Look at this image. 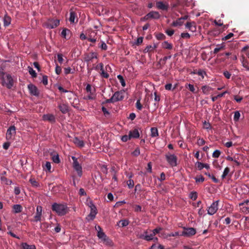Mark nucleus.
<instances>
[{
  "label": "nucleus",
  "mask_w": 249,
  "mask_h": 249,
  "mask_svg": "<svg viewBox=\"0 0 249 249\" xmlns=\"http://www.w3.org/2000/svg\"><path fill=\"white\" fill-rule=\"evenodd\" d=\"M0 79L3 86H5L9 89L12 88L13 86V80L10 74H5L3 69L0 70Z\"/></svg>",
  "instance_id": "1"
},
{
  "label": "nucleus",
  "mask_w": 249,
  "mask_h": 249,
  "mask_svg": "<svg viewBox=\"0 0 249 249\" xmlns=\"http://www.w3.org/2000/svg\"><path fill=\"white\" fill-rule=\"evenodd\" d=\"M52 210L60 216L66 214L69 212V208L63 203H53Z\"/></svg>",
  "instance_id": "2"
},
{
  "label": "nucleus",
  "mask_w": 249,
  "mask_h": 249,
  "mask_svg": "<svg viewBox=\"0 0 249 249\" xmlns=\"http://www.w3.org/2000/svg\"><path fill=\"white\" fill-rule=\"evenodd\" d=\"M95 228L97 230V237L99 239H101L106 245L112 246L113 245L112 241L107 236L104 232H103L102 228L100 226H98L97 229L96 226H95Z\"/></svg>",
  "instance_id": "3"
},
{
  "label": "nucleus",
  "mask_w": 249,
  "mask_h": 249,
  "mask_svg": "<svg viewBox=\"0 0 249 249\" xmlns=\"http://www.w3.org/2000/svg\"><path fill=\"white\" fill-rule=\"evenodd\" d=\"M88 205L90 208V213L86 217V219L88 221H92L97 213V209L93 203H88Z\"/></svg>",
  "instance_id": "4"
},
{
  "label": "nucleus",
  "mask_w": 249,
  "mask_h": 249,
  "mask_svg": "<svg viewBox=\"0 0 249 249\" xmlns=\"http://www.w3.org/2000/svg\"><path fill=\"white\" fill-rule=\"evenodd\" d=\"M165 159L171 167L177 166L178 158L175 154L168 153L165 155Z\"/></svg>",
  "instance_id": "5"
},
{
  "label": "nucleus",
  "mask_w": 249,
  "mask_h": 249,
  "mask_svg": "<svg viewBox=\"0 0 249 249\" xmlns=\"http://www.w3.org/2000/svg\"><path fill=\"white\" fill-rule=\"evenodd\" d=\"M183 231L180 234V236L185 237H190L194 235L196 233V230L194 228H186L183 227Z\"/></svg>",
  "instance_id": "6"
},
{
  "label": "nucleus",
  "mask_w": 249,
  "mask_h": 249,
  "mask_svg": "<svg viewBox=\"0 0 249 249\" xmlns=\"http://www.w3.org/2000/svg\"><path fill=\"white\" fill-rule=\"evenodd\" d=\"M16 133V128L14 125L11 126L7 129L6 134V139L7 140H13L14 137Z\"/></svg>",
  "instance_id": "7"
},
{
  "label": "nucleus",
  "mask_w": 249,
  "mask_h": 249,
  "mask_svg": "<svg viewBox=\"0 0 249 249\" xmlns=\"http://www.w3.org/2000/svg\"><path fill=\"white\" fill-rule=\"evenodd\" d=\"M59 20L58 19H49L45 23V26L47 28L53 29L57 27L59 25Z\"/></svg>",
  "instance_id": "8"
},
{
  "label": "nucleus",
  "mask_w": 249,
  "mask_h": 249,
  "mask_svg": "<svg viewBox=\"0 0 249 249\" xmlns=\"http://www.w3.org/2000/svg\"><path fill=\"white\" fill-rule=\"evenodd\" d=\"M124 90H120L115 92L112 95L114 102L123 100L124 97Z\"/></svg>",
  "instance_id": "9"
},
{
  "label": "nucleus",
  "mask_w": 249,
  "mask_h": 249,
  "mask_svg": "<svg viewBox=\"0 0 249 249\" xmlns=\"http://www.w3.org/2000/svg\"><path fill=\"white\" fill-rule=\"evenodd\" d=\"M218 203H211V205L208 207V214L209 215L214 214L218 210Z\"/></svg>",
  "instance_id": "10"
},
{
  "label": "nucleus",
  "mask_w": 249,
  "mask_h": 249,
  "mask_svg": "<svg viewBox=\"0 0 249 249\" xmlns=\"http://www.w3.org/2000/svg\"><path fill=\"white\" fill-rule=\"evenodd\" d=\"M58 108L63 114H66L69 111V107L68 104L60 103L58 104Z\"/></svg>",
  "instance_id": "11"
},
{
  "label": "nucleus",
  "mask_w": 249,
  "mask_h": 249,
  "mask_svg": "<svg viewBox=\"0 0 249 249\" xmlns=\"http://www.w3.org/2000/svg\"><path fill=\"white\" fill-rule=\"evenodd\" d=\"M28 88L31 94L37 96L39 95V91L36 86L30 84L28 85Z\"/></svg>",
  "instance_id": "12"
},
{
  "label": "nucleus",
  "mask_w": 249,
  "mask_h": 249,
  "mask_svg": "<svg viewBox=\"0 0 249 249\" xmlns=\"http://www.w3.org/2000/svg\"><path fill=\"white\" fill-rule=\"evenodd\" d=\"M42 207L40 206H37L36 207V213L34 216V221L38 222L41 220L42 215Z\"/></svg>",
  "instance_id": "13"
},
{
  "label": "nucleus",
  "mask_w": 249,
  "mask_h": 249,
  "mask_svg": "<svg viewBox=\"0 0 249 249\" xmlns=\"http://www.w3.org/2000/svg\"><path fill=\"white\" fill-rule=\"evenodd\" d=\"M78 194L80 196L81 201H84L85 200L87 202H88L89 199V198L87 196V194L83 188L80 189Z\"/></svg>",
  "instance_id": "14"
},
{
  "label": "nucleus",
  "mask_w": 249,
  "mask_h": 249,
  "mask_svg": "<svg viewBox=\"0 0 249 249\" xmlns=\"http://www.w3.org/2000/svg\"><path fill=\"white\" fill-rule=\"evenodd\" d=\"M188 18V15H185L176 20L173 21L172 25L174 26H181L184 23V21Z\"/></svg>",
  "instance_id": "15"
},
{
  "label": "nucleus",
  "mask_w": 249,
  "mask_h": 249,
  "mask_svg": "<svg viewBox=\"0 0 249 249\" xmlns=\"http://www.w3.org/2000/svg\"><path fill=\"white\" fill-rule=\"evenodd\" d=\"M42 118L44 121H48L51 123H54L56 121L55 116L52 114H44Z\"/></svg>",
  "instance_id": "16"
},
{
  "label": "nucleus",
  "mask_w": 249,
  "mask_h": 249,
  "mask_svg": "<svg viewBox=\"0 0 249 249\" xmlns=\"http://www.w3.org/2000/svg\"><path fill=\"white\" fill-rule=\"evenodd\" d=\"M240 209L241 212L247 214L249 213V203H239Z\"/></svg>",
  "instance_id": "17"
},
{
  "label": "nucleus",
  "mask_w": 249,
  "mask_h": 249,
  "mask_svg": "<svg viewBox=\"0 0 249 249\" xmlns=\"http://www.w3.org/2000/svg\"><path fill=\"white\" fill-rule=\"evenodd\" d=\"M149 19H158L160 18V14L157 11H152L148 13Z\"/></svg>",
  "instance_id": "18"
},
{
  "label": "nucleus",
  "mask_w": 249,
  "mask_h": 249,
  "mask_svg": "<svg viewBox=\"0 0 249 249\" xmlns=\"http://www.w3.org/2000/svg\"><path fill=\"white\" fill-rule=\"evenodd\" d=\"M156 4L157 8L159 9L166 11L168 9V5L164 4L162 1H157Z\"/></svg>",
  "instance_id": "19"
},
{
  "label": "nucleus",
  "mask_w": 249,
  "mask_h": 249,
  "mask_svg": "<svg viewBox=\"0 0 249 249\" xmlns=\"http://www.w3.org/2000/svg\"><path fill=\"white\" fill-rule=\"evenodd\" d=\"M186 28L188 29L191 32H195L196 31V26L195 22H187L186 24Z\"/></svg>",
  "instance_id": "20"
},
{
  "label": "nucleus",
  "mask_w": 249,
  "mask_h": 249,
  "mask_svg": "<svg viewBox=\"0 0 249 249\" xmlns=\"http://www.w3.org/2000/svg\"><path fill=\"white\" fill-rule=\"evenodd\" d=\"M129 136L132 138H138L140 137V134L137 129H134L129 132Z\"/></svg>",
  "instance_id": "21"
},
{
  "label": "nucleus",
  "mask_w": 249,
  "mask_h": 249,
  "mask_svg": "<svg viewBox=\"0 0 249 249\" xmlns=\"http://www.w3.org/2000/svg\"><path fill=\"white\" fill-rule=\"evenodd\" d=\"M69 21L71 23L77 22L78 18H77L76 13L73 11L70 12V16Z\"/></svg>",
  "instance_id": "22"
},
{
  "label": "nucleus",
  "mask_w": 249,
  "mask_h": 249,
  "mask_svg": "<svg viewBox=\"0 0 249 249\" xmlns=\"http://www.w3.org/2000/svg\"><path fill=\"white\" fill-rule=\"evenodd\" d=\"M20 246L22 249H36L35 245H29L26 242L22 243Z\"/></svg>",
  "instance_id": "23"
},
{
  "label": "nucleus",
  "mask_w": 249,
  "mask_h": 249,
  "mask_svg": "<svg viewBox=\"0 0 249 249\" xmlns=\"http://www.w3.org/2000/svg\"><path fill=\"white\" fill-rule=\"evenodd\" d=\"M71 34V32L70 30L64 28L63 29L61 32V36L62 37H64L66 39L70 38V36H69V34Z\"/></svg>",
  "instance_id": "24"
},
{
  "label": "nucleus",
  "mask_w": 249,
  "mask_h": 249,
  "mask_svg": "<svg viewBox=\"0 0 249 249\" xmlns=\"http://www.w3.org/2000/svg\"><path fill=\"white\" fill-rule=\"evenodd\" d=\"M97 56L95 53L92 52L90 54L87 55L85 57V61L89 62L92 61L93 58H97Z\"/></svg>",
  "instance_id": "25"
},
{
  "label": "nucleus",
  "mask_w": 249,
  "mask_h": 249,
  "mask_svg": "<svg viewBox=\"0 0 249 249\" xmlns=\"http://www.w3.org/2000/svg\"><path fill=\"white\" fill-rule=\"evenodd\" d=\"M161 47L163 49L167 50H172L173 48V45L167 41H164L161 43Z\"/></svg>",
  "instance_id": "26"
},
{
  "label": "nucleus",
  "mask_w": 249,
  "mask_h": 249,
  "mask_svg": "<svg viewBox=\"0 0 249 249\" xmlns=\"http://www.w3.org/2000/svg\"><path fill=\"white\" fill-rule=\"evenodd\" d=\"M144 233L145 234V235L143 237V238L144 240H145L146 241H151L153 239H154V236H155L154 233H151L149 235H147V231H145L144 232Z\"/></svg>",
  "instance_id": "27"
},
{
  "label": "nucleus",
  "mask_w": 249,
  "mask_h": 249,
  "mask_svg": "<svg viewBox=\"0 0 249 249\" xmlns=\"http://www.w3.org/2000/svg\"><path fill=\"white\" fill-rule=\"evenodd\" d=\"M154 101L155 103H154V105L155 108L156 109L158 108L159 106L158 103L160 101V96L158 95L156 92L154 93Z\"/></svg>",
  "instance_id": "28"
},
{
  "label": "nucleus",
  "mask_w": 249,
  "mask_h": 249,
  "mask_svg": "<svg viewBox=\"0 0 249 249\" xmlns=\"http://www.w3.org/2000/svg\"><path fill=\"white\" fill-rule=\"evenodd\" d=\"M11 18L10 17L5 15L3 19V24L5 27L8 26L11 23Z\"/></svg>",
  "instance_id": "29"
},
{
  "label": "nucleus",
  "mask_w": 249,
  "mask_h": 249,
  "mask_svg": "<svg viewBox=\"0 0 249 249\" xmlns=\"http://www.w3.org/2000/svg\"><path fill=\"white\" fill-rule=\"evenodd\" d=\"M73 169L77 172V175L79 177L82 176V168L81 165H78L73 167Z\"/></svg>",
  "instance_id": "30"
},
{
  "label": "nucleus",
  "mask_w": 249,
  "mask_h": 249,
  "mask_svg": "<svg viewBox=\"0 0 249 249\" xmlns=\"http://www.w3.org/2000/svg\"><path fill=\"white\" fill-rule=\"evenodd\" d=\"M74 142L75 144L78 146L79 147H83L84 146V142L83 141L79 140L77 138H75L74 140Z\"/></svg>",
  "instance_id": "31"
},
{
  "label": "nucleus",
  "mask_w": 249,
  "mask_h": 249,
  "mask_svg": "<svg viewBox=\"0 0 249 249\" xmlns=\"http://www.w3.org/2000/svg\"><path fill=\"white\" fill-rule=\"evenodd\" d=\"M13 208L14 212L15 213H20L22 209V206L19 204L14 205L13 206Z\"/></svg>",
  "instance_id": "32"
},
{
  "label": "nucleus",
  "mask_w": 249,
  "mask_h": 249,
  "mask_svg": "<svg viewBox=\"0 0 249 249\" xmlns=\"http://www.w3.org/2000/svg\"><path fill=\"white\" fill-rule=\"evenodd\" d=\"M159 133L158 129L156 127H152L151 128V136L152 137H156L158 136Z\"/></svg>",
  "instance_id": "33"
},
{
  "label": "nucleus",
  "mask_w": 249,
  "mask_h": 249,
  "mask_svg": "<svg viewBox=\"0 0 249 249\" xmlns=\"http://www.w3.org/2000/svg\"><path fill=\"white\" fill-rule=\"evenodd\" d=\"M202 92L205 94H208L210 91L212 90V88L208 86H203L201 88Z\"/></svg>",
  "instance_id": "34"
},
{
  "label": "nucleus",
  "mask_w": 249,
  "mask_h": 249,
  "mask_svg": "<svg viewBox=\"0 0 249 249\" xmlns=\"http://www.w3.org/2000/svg\"><path fill=\"white\" fill-rule=\"evenodd\" d=\"M29 182L34 187L37 188L39 187V183L34 178H31L29 180Z\"/></svg>",
  "instance_id": "35"
},
{
  "label": "nucleus",
  "mask_w": 249,
  "mask_h": 249,
  "mask_svg": "<svg viewBox=\"0 0 249 249\" xmlns=\"http://www.w3.org/2000/svg\"><path fill=\"white\" fill-rule=\"evenodd\" d=\"M129 222L128 220L123 219L119 221L118 225H120L122 227H126L128 225Z\"/></svg>",
  "instance_id": "36"
},
{
  "label": "nucleus",
  "mask_w": 249,
  "mask_h": 249,
  "mask_svg": "<svg viewBox=\"0 0 249 249\" xmlns=\"http://www.w3.org/2000/svg\"><path fill=\"white\" fill-rule=\"evenodd\" d=\"M0 179L1 181L4 182L6 185H10L12 183L11 180L8 179L4 176H1Z\"/></svg>",
  "instance_id": "37"
},
{
  "label": "nucleus",
  "mask_w": 249,
  "mask_h": 249,
  "mask_svg": "<svg viewBox=\"0 0 249 249\" xmlns=\"http://www.w3.org/2000/svg\"><path fill=\"white\" fill-rule=\"evenodd\" d=\"M149 249H164V247L163 246L160 244H153Z\"/></svg>",
  "instance_id": "38"
},
{
  "label": "nucleus",
  "mask_w": 249,
  "mask_h": 249,
  "mask_svg": "<svg viewBox=\"0 0 249 249\" xmlns=\"http://www.w3.org/2000/svg\"><path fill=\"white\" fill-rule=\"evenodd\" d=\"M227 92V91H224L222 93H221L218 94L217 96L212 97V101L213 102L215 101L218 98H221V97H222L223 96H224V95L225 94V93H226Z\"/></svg>",
  "instance_id": "39"
},
{
  "label": "nucleus",
  "mask_w": 249,
  "mask_h": 249,
  "mask_svg": "<svg viewBox=\"0 0 249 249\" xmlns=\"http://www.w3.org/2000/svg\"><path fill=\"white\" fill-rule=\"evenodd\" d=\"M153 52H154V51L153 50L152 45H148V46H146V47L143 50L144 53H151Z\"/></svg>",
  "instance_id": "40"
},
{
  "label": "nucleus",
  "mask_w": 249,
  "mask_h": 249,
  "mask_svg": "<svg viewBox=\"0 0 249 249\" xmlns=\"http://www.w3.org/2000/svg\"><path fill=\"white\" fill-rule=\"evenodd\" d=\"M230 171V168L227 167L225 168L224 170V172L223 173V174L221 176V177L222 178V179H224L226 178V177L228 175V174L229 173Z\"/></svg>",
  "instance_id": "41"
},
{
  "label": "nucleus",
  "mask_w": 249,
  "mask_h": 249,
  "mask_svg": "<svg viewBox=\"0 0 249 249\" xmlns=\"http://www.w3.org/2000/svg\"><path fill=\"white\" fill-rule=\"evenodd\" d=\"M29 72L32 75L33 78H36L37 76V74L36 72L35 71L33 70L32 67H29Z\"/></svg>",
  "instance_id": "42"
},
{
  "label": "nucleus",
  "mask_w": 249,
  "mask_h": 249,
  "mask_svg": "<svg viewBox=\"0 0 249 249\" xmlns=\"http://www.w3.org/2000/svg\"><path fill=\"white\" fill-rule=\"evenodd\" d=\"M117 78L119 80L121 84V85L124 87H125V80H124L123 76L121 75H118L117 76Z\"/></svg>",
  "instance_id": "43"
},
{
  "label": "nucleus",
  "mask_w": 249,
  "mask_h": 249,
  "mask_svg": "<svg viewBox=\"0 0 249 249\" xmlns=\"http://www.w3.org/2000/svg\"><path fill=\"white\" fill-rule=\"evenodd\" d=\"M189 197L193 201L196 200L197 197V195L196 192H191L189 195Z\"/></svg>",
  "instance_id": "44"
},
{
  "label": "nucleus",
  "mask_w": 249,
  "mask_h": 249,
  "mask_svg": "<svg viewBox=\"0 0 249 249\" xmlns=\"http://www.w3.org/2000/svg\"><path fill=\"white\" fill-rule=\"evenodd\" d=\"M240 117V113L238 111H236L234 112V114L233 116V120L235 122H237L239 121Z\"/></svg>",
  "instance_id": "45"
},
{
  "label": "nucleus",
  "mask_w": 249,
  "mask_h": 249,
  "mask_svg": "<svg viewBox=\"0 0 249 249\" xmlns=\"http://www.w3.org/2000/svg\"><path fill=\"white\" fill-rule=\"evenodd\" d=\"M156 37L158 40H163L165 38V36L162 33H158L156 35Z\"/></svg>",
  "instance_id": "46"
},
{
  "label": "nucleus",
  "mask_w": 249,
  "mask_h": 249,
  "mask_svg": "<svg viewBox=\"0 0 249 249\" xmlns=\"http://www.w3.org/2000/svg\"><path fill=\"white\" fill-rule=\"evenodd\" d=\"M71 159L73 160V164H72L73 167L80 165V164H79V163L78 161V159L76 157L72 156L71 157Z\"/></svg>",
  "instance_id": "47"
},
{
  "label": "nucleus",
  "mask_w": 249,
  "mask_h": 249,
  "mask_svg": "<svg viewBox=\"0 0 249 249\" xmlns=\"http://www.w3.org/2000/svg\"><path fill=\"white\" fill-rule=\"evenodd\" d=\"M224 49V46L220 45H217V47L215 48L213 50L214 53H217L220 51L223 50Z\"/></svg>",
  "instance_id": "48"
},
{
  "label": "nucleus",
  "mask_w": 249,
  "mask_h": 249,
  "mask_svg": "<svg viewBox=\"0 0 249 249\" xmlns=\"http://www.w3.org/2000/svg\"><path fill=\"white\" fill-rule=\"evenodd\" d=\"M53 161L56 163H58L60 162V159L58 155H54L52 157Z\"/></svg>",
  "instance_id": "49"
},
{
  "label": "nucleus",
  "mask_w": 249,
  "mask_h": 249,
  "mask_svg": "<svg viewBox=\"0 0 249 249\" xmlns=\"http://www.w3.org/2000/svg\"><path fill=\"white\" fill-rule=\"evenodd\" d=\"M107 170H108V169L107 168V165L104 164V165H102L101 167V171H102V172H103L104 174L107 175Z\"/></svg>",
  "instance_id": "50"
},
{
  "label": "nucleus",
  "mask_w": 249,
  "mask_h": 249,
  "mask_svg": "<svg viewBox=\"0 0 249 249\" xmlns=\"http://www.w3.org/2000/svg\"><path fill=\"white\" fill-rule=\"evenodd\" d=\"M127 185L129 188H132L134 185L133 180L130 179L128 181H127Z\"/></svg>",
  "instance_id": "51"
},
{
  "label": "nucleus",
  "mask_w": 249,
  "mask_h": 249,
  "mask_svg": "<svg viewBox=\"0 0 249 249\" xmlns=\"http://www.w3.org/2000/svg\"><path fill=\"white\" fill-rule=\"evenodd\" d=\"M221 154V152L218 150H215L213 153V157L214 158H218Z\"/></svg>",
  "instance_id": "52"
},
{
  "label": "nucleus",
  "mask_w": 249,
  "mask_h": 249,
  "mask_svg": "<svg viewBox=\"0 0 249 249\" xmlns=\"http://www.w3.org/2000/svg\"><path fill=\"white\" fill-rule=\"evenodd\" d=\"M180 236V234H179L178 231H176L175 232H171L167 235L166 237H171V236Z\"/></svg>",
  "instance_id": "53"
},
{
  "label": "nucleus",
  "mask_w": 249,
  "mask_h": 249,
  "mask_svg": "<svg viewBox=\"0 0 249 249\" xmlns=\"http://www.w3.org/2000/svg\"><path fill=\"white\" fill-rule=\"evenodd\" d=\"M100 71H101V75L103 77L107 78L109 77V74L107 72L105 71L104 70V68H103L102 70Z\"/></svg>",
  "instance_id": "54"
},
{
  "label": "nucleus",
  "mask_w": 249,
  "mask_h": 249,
  "mask_svg": "<svg viewBox=\"0 0 249 249\" xmlns=\"http://www.w3.org/2000/svg\"><path fill=\"white\" fill-rule=\"evenodd\" d=\"M136 107L138 110H141L142 109V107L141 104L140 99H139L137 101L136 103Z\"/></svg>",
  "instance_id": "55"
},
{
  "label": "nucleus",
  "mask_w": 249,
  "mask_h": 249,
  "mask_svg": "<svg viewBox=\"0 0 249 249\" xmlns=\"http://www.w3.org/2000/svg\"><path fill=\"white\" fill-rule=\"evenodd\" d=\"M242 66L246 69L247 70L249 71V66H248L249 62L247 60H243L242 62Z\"/></svg>",
  "instance_id": "56"
},
{
  "label": "nucleus",
  "mask_w": 249,
  "mask_h": 249,
  "mask_svg": "<svg viewBox=\"0 0 249 249\" xmlns=\"http://www.w3.org/2000/svg\"><path fill=\"white\" fill-rule=\"evenodd\" d=\"M131 138L129 136V134H128V135H124L122 137L121 140L123 142H127L128 140H130Z\"/></svg>",
  "instance_id": "57"
},
{
  "label": "nucleus",
  "mask_w": 249,
  "mask_h": 249,
  "mask_svg": "<svg viewBox=\"0 0 249 249\" xmlns=\"http://www.w3.org/2000/svg\"><path fill=\"white\" fill-rule=\"evenodd\" d=\"M195 180L196 182H203L204 181V178L200 176L199 177H196Z\"/></svg>",
  "instance_id": "58"
},
{
  "label": "nucleus",
  "mask_w": 249,
  "mask_h": 249,
  "mask_svg": "<svg viewBox=\"0 0 249 249\" xmlns=\"http://www.w3.org/2000/svg\"><path fill=\"white\" fill-rule=\"evenodd\" d=\"M64 72L65 74H68L69 73H73L74 72L73 71H71V69L70 67L65 68L64 69Z\"/></svg>",
  "instance_id": "59"
},
{
  "label": "nucleus",
  "mask_w": 249,
  "mask_h": 249,
  "mask_svg": "<svg viewBox=\"0 0 249 249\" xmlns=\"http://www.w3.org/2000/svg\"><path fill=\"white\" fill-rule=\"evenodd\" d=\"M132 154L134 156H138L140 154V150L139 148H137L132 153Z\"/></svg>",
  "instance_id": "60"
},
{
  "label": "nucleus",
  "mask_w": 249,
  "mask_h": 249,
  "mask_svg": "<svg viewBox=\"0 0 249 249\" xmlns=\"http://www.w3.org/2000/svg\"><path fill=\"white\" fill-rule=\"evenodd\" d=\"M104 68V65L103 63H100L98 65H97L96 67H94V69L96 71H98L99 70H102Z\"/></svg>",
  "instance_id": "61"
},
{
  "label": "nucleus",
  "mask_w": 249,
  "mask_h": 249,
  "mask_svg": "<svg viewBox=\"0 0 249 249\" xmlns=\"http://www.w3.org/2000/svg\"><path fill=\"white\" fill-rule=\"evenodd\" d=\"M188 88L193 93H196V89L193 85H192L191 84H189L188 85Z\"/></svg>",
  "instance_id": "62"
},
{
  "label": "nucleus",
  "mask_w": 249,
  "mask_h": 249,
  "mask_svg": "<svg viewBox=\"0 0 249 249\" xmlns=\"http://www.w3.org/2000/svg\"><path fill=\"white\" fill-rule=\"evenodd\" d=\"M42 82L44 85H47L48 84V76L46 75H43L42 77Z\"/></svg>",
  "instance_id": "63"
},
{
  "label": "nucleus",
  "mask_w": 249,
  "mask_h": 249,
  "mask_svg": "<svg viewBox=\"0 0 249 249\" xmlns=\"http://www.w3.org/2000/svg\"><path fill=\"white\" fill-rule=\"evenodd\" d=\"M99 47L103 50H107V46L104 42H102L101 44L99 46Z\"/></svg>",
  "instance_id": "64"
}]
</instances>
